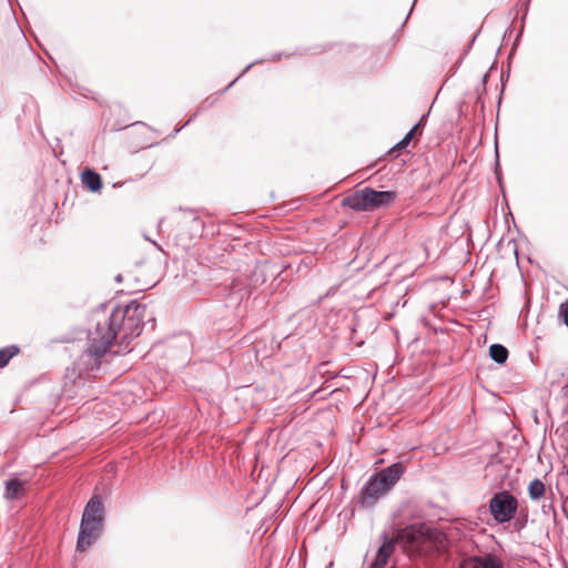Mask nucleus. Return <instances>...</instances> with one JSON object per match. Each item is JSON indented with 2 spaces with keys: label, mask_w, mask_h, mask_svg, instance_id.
Instances as JSON below:
<instances>
[{
  "label": "nucleus",
  "mask_w": 568,
  "mask_h": 568,
  "mask_svg": "<svg viewBox=\"0 0 568 568\" xmlns=\"http://www.w3.org/2000/svg\"><path fill=\"white\" fill-rule=\"evenodd\" d=\"M145 312L146 306L136 301L114 307L108 318L98 321L94 331L89 332L85 355L94 358L99 365L100 358L110 351L115 339L119 338L120 344L129 345L142 333Z\"/></svg>",
  "instance_id": "obj_1"
},
{
  "label": "nucleus",
  "mask_w": 568,
  "mask_h": 568,
  "mask_svg": "<svg viewBox=\"0 0 568 568\" xmlns=\"http://www.w3.org/2000/svg\"><path fill=\"white\" fill-rule=\"evenodd\" d=\"M435 535L436 530L424 523H414L404 528H398L395 536H389L387 531H383L381 534L382 545L376 550L375 558L369 567L385 568L395 551L396 544L420 554L424 551L426 542L435 540Z\"/></svg>",
  "instance_id": "obj_2"
},
{
  "label": "nucleus",
  "mask_w": 568,
  "mask_h": 568,
  "mask_svg": "<svg viewBox=\"0 0 568 568\" xmlns=\"http://www.w3.org/2000/svg\"><path fill=\"white\" fill-rule=\"evenodd\" d=\"M105 509L102 499L93 495L87 503L80 524L77 540V550L87 551L102 535L104 527Z\"/></svg>",
  "instance_id": "obj_3"
},
{
  "label": "nucleus",
  "mask_w": 568,
  "mask_h": 568,
  "mask_svg": "<svg viewBox=\"0 0 568 568\" xmlns=\"http://www.w3.org/2000/svg\"><path fill=\"white\" fill-rule=\"evenodd\" d=\"M396 197L393 191H376L372 187H364L342 201V205L356 212L371 211L389 205Z\"/></svg>",
  "instance_id": "obj_4"
},
{
  "label": "nucleus",
  "mask_w": 568,
  "mask_h": 568,
  "mask_svg": "<svg viewBox=\"0 0 568 568\" xmlns=\"http://www.w3.org/2000/svg\"><path fill=\"white\" fill-rule=\"evenodd\" d=\"M517 508V499L507 490L496 493L489 500L490 514L498 524L508 523Z\"/></svg>",
  "instance_id": "obj_5"
},
{
  "label": "nucleus",
  "mask_w": 568,
  "mask_h": 568,
  "mask_svg": "<svg viewBox=\"0 0 568 568\" xmlns=\"http://www.w3.org/2000/svg\"><path fill=\"white\" fill-rule=\"evenodd\" d=\"M385 494L386 490L379 487L377 479L373 475L362 487L358 496V504L362 508H372Z\"/></svg>",
  "instance_id": "obj_6"
},
{
  "label": "nucleus",
  "mask_w": 568,
  "mask_h": 568,
  "mask_svg": "<svg viewBox=\"0 0 568 568\" xmlns=\"http://www.w3.org/2000/svg\"><path fill=\"white\" fill-rule=\"evenodd\" d=\"M403 474L404 466L400 463H395L379 470L374 476L377 479L379 487L384 488L387 493L399 480Z\"/></svg>",
  "instance_id": "obj_7"
},
{
  "label": "nucleus",
  "mask_w": 568,
  "mask_h": 568,
  "mask_svg": "<svg viewBox=\"0 0 568 568\" xmlns=\"http://www.w3.org/2000/svg\"><path fill=\"white\" fill-rule=\"evenodd\" d=\"M460 568H504L501 559L495 554L469 556L460 562Z\"/></svg>",
  "instance_id": "obj_8"
},
{
  "label": "nucleus",
  "mask_w": 568,
  "mask_h": 568,
  "mask_svg": "<svg viewBox=\"0 0 568 568\" xmlns=\"http://www.w3.org/2000/svg\"><path fill=\"white\" fill-rule=\"evenodd\" d=\"M82 183L91 192H99L102 189V179L100 174L91 169H85L83 171Z\"/></svg>",
  "instance_id": "obj_9"
},
{
  "label": "nucleus",
  "mask_w": 568,
  "mask_h": 568,
  "mask_svg": "<svg viewBox=\"0 0 568 568\" xmlns=\"http://www.w3.org/2000/svg\"><path fill=\"white\" fill-rule=\"evenodd\" d=\"M27 481L20 480L19 478H12L4 483V498L8 500H13L18 498L23 490Z\"/></svg>",
  "instance_id": "obj_10"
},
{
  "label": "nucleus",
  "mask_w": 568,
  "mask_h": 568,
  "mask_svg": "<svg viewBox=\"0 0 568 568\" xmlns=\"http://www.w3.org/2000/svg\"><path fill=\"white\" fill-rule=\"evenodd\" d=\"M419 128V123H416L406 134L405 136L397 142L388 152L389 155H393L396 152H400L408 146L410 141L414 139Z\"/></svg>",
  "instance_id": "obj_11"
},
{
  "label": "nucleus",
  "mask_w": 568,
  "mask_h": 568,
  "mask_svg": "<svg viewBox=\"0 0 568 568\" xmlns=\"http://www.w3.org/2000/svg\"><path fill=\"white\" fill-rule=\"evenodd\" d=\"M489 355L497 364H504L508 358V349L501 344H493L489 347Z\"/></svg>",
  "instance_id": "obj_12"
},
{
  "label": "nucleus",
  "mask_w": 568,
  "mask_h": 568,
  "mask_svg": "<svg viewBox=\"0 0 568 568\" xmlns=\"http://www.w3.org/2000/svg\"><path fill=\"white\" fill-rule=\"evenodd\" d=\"M528 494L531 499H539L545 494V484L538 478L531 480L528 486Z\"/></svg>",
  "instance_id": "obj_13"
},
{
  "label": "nucleus",
  "mask_w": 568,
  "mask_h": 568,
  "mask_svg": "<svg viewBox=\"0 0 568 568\" xmlns=\"http://www.w3.org/2000/svg\"><path fill=\"white\" fill-rule=\"evenodd\" d=\"M19 347L16 345L6 346L0 349V368L8 365L10 359L19 353Z\"/></svg>",
  "instance_id": "obj_14"
},
{
  "label": "nucleus",
  "mask_w": 568,
  "mask_h": 568,
  "mask_svg": "<svg viewBox=\"0 0 568 568\" xmlns=\"http://www.w3.org/2000/svg\"><path fill=\"white\" fill-rule=\"evenodd\" d=\"M559 316H561V317H562L564 323H565V324L567 325V327H568V300H567L565 303H562V304L560 305Z\"/></svg>",
  "instance_id": "obj_15"
},
{
  "label": "nucleus",
  "mask_w": 568,
  "mask_h": 568,
  "mask_svg": "<svg viewBox=\"0 0 568 568\" xmlns=\"http://www.w3.org/2000/svg\"><path fill=\"white\" fill-rule=\"evenodd\" d=\"M191 215H192V223L195 225L196 229H201L202 222H201L200 217L197 215H195L194 213H191Z\"/></svg>",
  "instance_id": "obj_16"
},
{
  "label": "nucleus",
  "mask_w": 568,
  "mask_h": 568,
  "mask_svg": "<svg viewBox=\"0 0 568 568\" xmlns=\"http://www.w3.org/2000/svg\"><path fill=\"white\" fill-rule=\"evenodd\" d=\"M463 62V57L452 67L450 74L453 75Z\"/></svg>",
  "instance_id": "obj_17"
},
{
  "label": "nucleus",
  "mask_w": 568,
  "mask_h": 568,
  "mask_svg": "<svg viewBox=\"0 0 568 568\" xmlns=\"http://www.w3.org/2000/svg\"><path fill=\"white\" fill-rule=\"evenodd\" d=\"M256 62H253V63H250L247 64V67L242 71V73L240 74V77H242L253 64H255Z\"/></svg>",
  "instance_id": "obj_18"
},
{
  "label": "nucleus",
  "mask_w": 568,
  "mask_h": 568,
  "mask_svg": "<svg viewBox=\"0 0 568 568\" xmlns=\"http://www.w3.org/2000/svg\"><path fill=\"white\" fill-rule=\"evenodd\" d=\"M239 78H236L235 80H233L232 82H230V84L223 90V92L227 91L237 80Z\"/></svg>",
  "instance_id": "obj_19"
},
{
  "label": "nucleus",
  "mask_w": 568,
  "mask_h": 568,
  "mask_svg": "<svg viewBox=\"0 0 568 568\" xmlns=\"http://www.w3.org/2000/svg\"><path fill=\"white\" fill-rule=\"evenodd\" d=\"M115 281L119 283L122 282V275L121 274L116 275Z\"/></svg>",
  "instance_id": "obj_20"
},
{
  "label": "nucleus",
  "mask_w": 568,
  "mask_h": 568,
  "mask_svg": "<svg viewBox=\"0 0 568 568\" xmlns=\"http://www.w3.org/2000/svg\"><path fill=\"white\" fill-rule=\"evenodd\" d=\"M191 121H192V118H191L189 121H186V123L184 124V126H185V125H187V124H190V122H191Z\"/></svg>",
  "instance_id": "obj_21"
}]
</instances>
